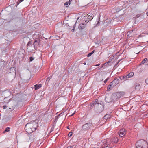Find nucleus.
I'll return each mask as SVG.
<instances>
[{
	"label": "nucleus",
	"mask_w": 148,
	"mask_h": 148,
	"mask_svg": "<svg viewBox=\"0 0 148 148\" xmlns=\"http://www.w3.org/2000/svg\"><path fill=\"white\" fill-rule=\"evenodd\" d=\"M90 106L91 108H92L94 107L95 111L97 113L101 112L103 110L104 108L103 102L99 101L97 99H96L95 101L91 103Z\"/></svg>",
	"instance_id": "nucleus-1"
},
{
	"label": "nucleus",
	"mask_w": 148,
	"mask_h": 148,
	"mask_svg": "<svg viewBox=\"0 0 148 148\" xmlns=\"http://www.w3.org/2000/svg\"><path fill=\"white\" fill-rule=\"evenodd\" d=\"M37 126L36 122L34 121H32L26 124L25 127V129L27 132L30 134L36 130Z\"/></svg>",
	"instance_id": "nucleus-2"
},
{
	"label": "nucleus",
	"mask_w": 148,
	"mask_h": 148,
	"mask_svg": "<svg viewBox=\"0 0 148 148\" xmlns=\"http://www.w3.org/2000/svg\"><path fill=\"white\" fill-rule=\"evenodd\" d=\"M136 148H148V143L147 142L143 139H141L136 143Z\"/></svg>",
	"instance_id": "nucleus-3"
},
{
	"label": "nucleus",
	"mask_w": 148,
	"mask_h": 148,
	"mask_svg": "<svg viewBox=\"0 0 148 148\" xmlns=\"http://www.w3.org/2000/svg\"><path fill=\"white\" fill-rule=\"evenodd\" d=\"M92 126V123L89 122L86 123L83 125L82 127V129L81 130L80 132L84 133L83 132L88 131Z\"/></svg>",
	"instance_id": "nucleus-4"
},
{
	"label": "nucleus",
	"mask_w": 148,
	"mask_h": 148,
	"mask_svg": "<svg viewBox=\"0 0 148 148\" xmlns=\"http://www.w3.org/2000/svg\"><path fill=\"white\" fill-rule=\"evenodd\" d=\"M118 140V138L117 137H114L112 138L111 140H110L108 139L106 141V142L104 143V147L105 146L106 147L108 146L109 145V143L110 142L111 143H116L117 142Z\"/></svg>",
	"instance_id": "nucleus-5"
},
{
	"label": "nucleus",
	"mask_w": 148,
	"mask_h": 148,
	"mask_svg": "<svg viewBox=\"0 0 148 148\" xmlns=\"http://www.w3.org/2000/svg\"><path fill=\"white\" fill-rule=\"evenodd\" d=\"M112 98L111 95L109 94H107L105 97V101L106 102L108 103L113 102V100Z\"/></svg>",
	"instance_id": "nucleus-6"
},
{
	"label": "nucleus",
	"mask_w": 148,
	"mask_h": 148,
	"mask_svg": "<svg viewBox=\"0 0 148 148\" xmlns=\"http://www.w3.org/2000/svg\"><path fill=\"white\" fill-rule=\"evenodd\" d=\"M125 133V130L124 128L120 130L119 132V135L121 137L124 136Z\"/></svg>",
	"instance_id": "nucleus-7"
},
{
	"label": "nucleus",
	"mask_w": 148,
	"mask_h": 148,
	"mask_svg": "<svg viewBox=\"0 0 148 148\" xmlns=\"http://www.w3.org/2000/svg\"><path fill=\"white\" fill-rule=\"evenodd\" d=\"M112 99L113 100V102H114L115 101H116L117 100L119 99V98L118 97V96L117 95L116 93H114L112 95H111Z\"/></svg>",
	"instance_id": "nucleus-8"
},
{
	"label": "nucleus",
	"mask_w": 148,
	"mask_h": 148,
	"mask_svg": "<svg viewBox=\"0 0 148 148\" xmlns=\"http://www.w3.org/2000/svg\"><path fill=\"white\" fill-rule=\"evenodd\" d=\"M40 39H38V40H35V41L33 43V45L34 46V47L35 49L37 48V46L39 45L40 44Z\"/></svg>",
	"instance_id": "nucleus-9"
},
{
	"label": "nucleus",
	"mask_w": 148,
	"mask_h": 148,
	"mask_svg": "<svg viewBox=\"0 0 148 148\" xmlns=\"http://www.w3.org/2000/svg\"><path fill=\"white\" fill-rule=\"evenodd\" d=\"M86 23H84L80 24L78 26L79 29L80 30L84 29L86 27Z\"/></svg>",
	"instance_id": "nucleus-10"
},
{
	"label": "nucleus",
	"mask_w": 148,
	"mask_h": 148,
	"mask_svg": "<svg viewBox=\"0 0 148 148\" xmlns=\"http://www.w3.org/2000/svg\"><path fill=\"white\" fill-rule=\"evenodd\" d=\"M115 86L113 84L112 82L108 86L107 88V90L108 91L110 90H111Z\"/></svg>",
	"instance_id": "nucleus-11"
},
{
	"label": "nucleus",
	"mask_w": 148,
	"mask_h": 148,
	"mask_svg": "<svg viewBox=\"0 0 148 148\" xmlns=\"http://www.w3.org/2000/svg\"><path fill=\"white\" fill-rule=\"evenodd\" d=\"M116 93L117 95L118 96V97L119 99L120 97H123L125 94L124 92H116Z\"/></svg>",
	"instance_id": "nucleus-12"
},
{
	"label": "nucleus",
	"mask_w": 148,
	"mask_h": 148,
	"mask_svg": "<svg viewBox=\"0 0 148 148\" xmlns=\"http://www.w3.org/2000/svg\"><path fill=\"white\" fill-rule=\"evenodd\" d=\"M120 80L117 78H115L112 81V82L115 86H116L119 82Z\"/></svg>",
	"instance_id": "nucleus-13"
},
{
	"label": "nucleus",
	"mask_w": 148,
	"mask_h": 148,
	"mask_svg": "<svg viewBox=\"0 0 148 148\" xmlns=\"http://www.w3.org/2000/svg\"><path fill=\"white\" fill-rule=\"evenodd\" d=\"M141 86L140 84L138 83H136L135 84V88L136 90H139L140 89Z\"/></svg>",
	"instance_id": "nucleus-14"
},
{
	"label": "nucleus",
	"mask_w": 148,
	"mask_h": 148,
	"mask_svg": "<svg viewBox=\"0 0 148 148\" xmlns=\"http://www.w3.org/2000/svg\"><path fill=\"white\" fill-rule=\"evenodd\" d=\"M41 87V84H39L38 85L36 84L34 86L35 90H36L40 88Z\"/></svg>",
	"instance_id": "nucleus-15"
},
{
	"label": "nucleus",
	"mask_w": 148,
	"mask_h": 148,
	"mask_svg": "<svg viewBox=\"0 0 148 148\" xmlns=\"http://www.w3.org/2000/svg\"><path fill=\"white\" fill-rule=\"evenodd\" d=\"M121 77L122 78H121V80H122L123 79H124L125 80H126L127 79L129 78V77H128V76L127 75H125Z\"/></svg>",
	"instance_id": "nucleus-16"
},
{
	"label": "nucleus",
	"mask_w": 148,
	"mask_h": 148,
	"mask_svg": "<svg viewBox=\"0 0 148 148\" xmlns=\"http://www.w3.org/2000/svg\"><path fill=\"white\" fill-rule=\"evenodd\" d=\"M129 78H130L133 76L134 75V73L133 72H131L127 74Z\"/></svg>",
	"instance_id": "nucleus-17"
},
{
	"label": "nucleus",
	"mask_w": 148,
	"mask_h": 148,
	"mask_svg": "<svg viewBox=\"0 0 148 148\" xmlns=\"http://www.w3.org/2000/svg\"><path fill=\"white\" fill-rule=\"evenodd\" d=\"M10 128L9 127H7L5 130L3 132V133H5L6 132H8L10 131Z\"/></svg>",
	"instance_id": "nucleus-18"
},
{
	"label": "nucleus",
	"mask_w": 148,
	"mask_h": 148,
	"mask_svg": "<svg viewBox=\"0 0 148 148\" xmlns=\"http://www.w3.org/2000/svg\"><path fill=\"white\" fill-rule=\"evenodd\" d=\"M110 118V115L109 114H106L104 117V119H107Z\"/></svg>",
	"instance_id": "nucleus-19"
},
{
	"label": "nucleus",
	"mask_w": 148,
	"mask_h": 148,
	"mask_svg": "<svg viewBox=\"0 0 148 148\" xmlns=\"http://www.w3.org/2000/svg\"><path fill=\"white\" fill-rule=\"evenodd\" d=\"M94 50H93L91 52L88 53L87 55V57H89L92 54L94 53Z\"/></svg>",
	"instance_id": "nucleus-20"
},
{
	"label": "nucleus",
	"mask_w": 148,
	"mask_h": 148,
	"mask_svg": "<svg viewBox=\"0 0 148 148\" xmlns=\"http://www.w3.org/2000/svg\"><path fill=\"white\" fill-rule=\"evenodd\" d=\"M147 60V59L146 58H145L141 62V64H143L145 63L146 61Z\"/></svg>",
	"instance_id": "nucleus-21"
},
{
	"label": "nucleus",
	"mask_w": 148,
	"mask_h": 148,
	"mask_svg": "<svg viewBox=\"0 0 148 148\" xmlns=\"http://www.w3.org/2000/svg\"><path fill=\"white\" fill-rule=\"evenodd\" d=\"M142 14H138L136 16V17H135V18H138L139 17L141 16H142Z\"/></svg>",
	"instance_id": "nucleus-22"
},
{
	"label": "nucleus",
	"mask_w": 148,
	"mask_h": 148,
	"mask_svg": "<svg viewBox=\"0 0 148 148\" xmlns=\"http://www.w3.org/2000/svg\"><path fill=\"white\" fill-rule=\"evenodd\" d=\"M32 41H29L28 42L27 44V46H29V45H31L32 44Z\"/></svg>",
	"instance_id": "nucleus-23"
},
{
	"label": "nucleus",
	"mask_w": 148,
	"mask_h": 148,
	"mask_svg": "<svg viewBox=\"0 0 148 148\" xmlns=\"http://www.w3.org/2000/svg\"><path fill=\"white\" fill-rule=\"evenodd\" d=\"M93 18L90 16H89L87 17V19H88L89 21L91 20Z\"/></svg>",
	"instance_id": "nucleus-24"
},
{
	"label": "nucleus",
	"mask_w": 148,
	"mask_h": 148,
	"mask_svg": "<svg viewBox=\"0 0 148 148\" xmlns=\"http://www.w3.org/2000/svg\"><path fill=\"white\" fill-rule=\"evenodd\" d=\"M34 59V58L32 57H30L29 58V61L30 62L32 61Z\"/></svg>",
	"instance_id": "nucleus-25"
},
{
	"label": "nucleus",
	"mask_w": 148,
	"mask_h": 148,
	"mask_svg": "<svg viewBox=\"0 0 148 148\" xmlns=\"http://www.w3.org/2000/svg\"><path fill=\"white\" fill-rule=\"evenodd\" d=\"M52 78V76H50L48 77L47 78L46 81L48 80V81H49V80H50V79H51Z\"/></svg>",
	"instance_id": "nucleus-26"
},
{
	"label": "nucleus",
	"mask_w": 148,
	"mask_h": 148,
	"mask_svg": "<svg viewBox=\"0 0 148 148\" xmlns=\"http://www.w3.org/2000/svg\"><path fill=\"white\" fill-rule=\"evenodd\" d=\"M72 132H69L68 135V136H69V137H71L72 136Z\"/></svg>",
	"instance_id": "nucleus-27"
},
{
	"label": "nucleus",
	"mask_w": 148,
	"mask_h": 148,
	"mask_svg": "<svg viewBox=\"0 0 148 148\" xmlns=\"http://www.w3.org/2000/svg\"><path fill=\"white\" fill-rule=\"evenodd\" d=\"M69 4L68 2H66L64 3V5L67 7L68 5Z\"/></svg>",
	"instance_id": "nucleus-28"
},
{
	"label": "nucleus",
	"mask_w": 148,
	"mask_h": 148,
	"mask_svg": "<svg viewBox=\"0 0 148 148\" xmlns=\"http://www.w3.org/2000/svg\"><path fill=\"white\" fill-rule=\"evenodd\" d=\"M145 82L146 84H148V78L145 80Z\"/></svg>",
	"instance_id": "nucleus-29"
},
{
	"label": "nucleus",
	"mask_w": 148,
	"mask_h": 148,
	"mask_svg": "<svg viewBox=\"0 0 148 148\" xmlns=\"http://www.w3.org/2000/svg\"><path fill=\"white\" fill-rule=\"evenodd\" d=\"M109 79V78H107L104 81L105 83H106L107 81Z\"/></svg>",
	"instance_id": "nucleus-30"
},
{
	"label": "nucleus",
	"mask_w": 148,
	"mask_h": 148,
	"mask_svg": "<svg viewBox=\"0 0 148 148\" xmlns=\"http://www.w3.org/2000/svg\"><path fill=\"white\" fill-rule=\"evenodd\" d=\"M3 109H5L7 108V106L5 105L3 106Z\"/></svg>",
	"instance_id": "nucleus-31"
},
{
	"label": "nucleus",
	"mask_w": 148,
	"mask_h": 148,
	"mask_svg": "<svg viewBox=\"0 0 148 148\" xmlns=\"http://www.w3.org/2000/svg\"><path fill=\"white\" fill-rule=\"evenodd\" d=\"M20 1H18V2L17 3V5H18L19 4V3H20Z\"/></svg>",
	"instance_id": "nucleus-32"
},
{
	"label": "nucleus",
	"mask_w": 148,
	"mask_h": 148,
	"mask_svg": "<svg viewBox=\"0 0 148 148\" xmlns=\"http://www.w3.org/2000/svg\"><path fill=\"white\" fill-rule=\"evenodd\" d=\"M75 27H73V28L71 30V31L73 32L74 31L75 29Z\"/></svg>",
	"instance_id": "nucleus-33"
},
{
	"label": "nucleus",
	"mask_w": 148,
	"mask_h": 148,
	"mask_svg": "<svg viewBox=\"0 0 148 148\" xmlns=\"http://www.w3.org/2000/svg\"><path fill=\"white\" fill-rule=\"evenodd\" d=\"M67 148H73V147H72L71 146H69L67 147Z\"/></svg>",
	"instance_id": "nucleus-34"
},
{
	"label": "nucleus",
	"mask_w": 148,
	"mask_h": 148,
	"mask_svg": "<svg viewBox=\"0 0 148 148\" xmlns=\"http://www.w3.org/2000/svg\"><path fill=\"white\" fill-rule=\"evenodd\" d=\"M13 69H14V67H12L10 68V70H13Z\"/></svg>",
	"instance_id": "nucleus-35"
},
{
	"label": "nucleus",
	"mask_w": 148,
	"mask_h": 148,
	"mask_svg": "<svg viewBox=\"0 0 148 148\" xmlns=\"http://www.w3.org/2000/svg\"><path fill=\"white\" fill-rule=\"evenodd\" d=\"M72 1V0H69V5L70 3V2Z\"/></svg>",
	"instance_id": "nucleus-36"
},
{
	"label": "nucleus",
	"mask_w": 148,
	"mask_h": 148,
	"mask_svg": "<svg viewBox=\"0 0 148 148\" xmlns=\"http://www.w3.org/2000/svg\"><path fill=\"white\" fill-rule=\"evenodd\" d=\"M89 21V20L88 19H87L86 20V22L87 21Z\"/></svg>",
	"instance_id": "nucleus-37"
},
{
	"label": "nucleus",
	"mask_w": 148,
	"mask_h": 148,
	"mask_svg": "<svg viewBox=\"0 0 148 148\" xmlns=\"http://www.w3.org/2000/svg\"><path fill=\"white\" fill-rule=\"evenodd\" d=\"M146 14L147 16H148V12L146 13Z\"/></svg>",
	"instance_id": "nucleus-38"
},
{
	"label": "nucleus",
	"mask_w": 148,
	"mask_h": 148,
	"mask_svg": "<svg viewBox=\"0 0 148 148\" xmlns=\"http://www.w3.org/2000/svg\"><path fill=\"white\" fill-rule=\"evenodd\" d=\"M99 64H97L96 65V66H99Z\"/></svg>",
	"instance_id": "nucleus-39"
},
{
	"label": "nucleus",
	"mask_w": 148,
	"mask_h": 148,
	"mask_svg": "<svg viewBox=\"0 0 148 148\" xmlns=\"http://www.w3.org/2000/svg\"><path fill=\"white\" fill-rule=\"evenodd\" d=\"M75 25H76V24L75 23V24H74V25L73 26V27H75Z\"/></svg>",
	"instance_id": "nucleus-40"
},
{
	"label": "nucleus",
	"mask_w": 148,
	"mask_h": 148,
	"mask_svg": "<svg viewBox=\"0 0 148 148\" xmlns=\"http://www.w3.org/2000/svg\"><path fill=\"white\" fill-rule=\"evenodd\" d=\"M83 64L84 65H86V62H84L83 63Z\"/></svg>",
	"instance_id": "nucleus-41"
},
{
	"label": "nucleus",
	"mask_w": 148,
	"mask_h": 148,
	"mask_svg": "<svg viewBox=\"0 0 148 148\" xmlns=\"http://www.w3.org/2000/svg\"><path fill=\"white\" fill-rule=\"evenodd\" d=\"M24 0H20V2L23 1Z\"/></svg>",
	"instance_id": "nucleus-42"
},
{
	"label": "nucleus",
	"mask_w": 148,
	"mask_h": 148,
	"mask_svg": "<svg viewBox=\"0 0 148 148\" xmlns=\"http://www.w3.org/2000/svg\"><path fill=\"white\" fill-rule=\"evenodd\" d=\"M75 114V113H73V114H72L71 115V116H73V114Z\"/></svg>",
	"instance_id": "nucleus-43"
},
{
	"label": "nucleus",
	"mask_w": 148,
	"mask_h": 148,
	"mask_svg": "<svg viewBox=\"0 0 148 148\" xmlns=\"http://www.w3.org/2000/svg\"><path fill=\"white\" fill-rule=\"evenodd\" d=\"M119 63V62H118L116 64V65H117V64H118Z\"/></svg>",
	"instance_id": "nucleus-44"
},
{
	"label": "nucleus",
	"mask_w": 148,
	"mask_h": 148,
	"mask_svg": "<svg viewBox=\"0 0 148 148\" xmlns=\"http://www.w3.org/2000/svg\"><path fill=\"white\" fill-rule=\"evenodd\" d=\"M109 61L108 62H107V63H109Z\"/></svg>",
	"instance_id": "nucleus-45"
},
{
	"label": "nucleus",
	"mask_w": 148,
	"mask_h": 148,
	"mask_svg": "<svg viewBox=\"0 0 148 148\" xmlns=\"http://www.w3.org/2000/svg\"><path fill=\"white\" fill-rule=\"evenodd\" d=\"M119 61H120V60H119V61H118V62H119Z\"/></svg>",
	"instance_id": "nucleus-46"
},
{
	"label": "nucleus",
	"mask_w": 148,
	"mask_h": 148,
	"mask_svg": "<svg viewBox=\"0 0 148 148\" xmlns=\"http://www.w3.org/2000/svg\"><path fill=\"white\" fill-rule=\"evenodd\" d=\"M115 66H116V65H115Z\"/></svg>",
	"instance_id": "nucleus-47"
},
{
	"label": "nucleus",
	"mask_w": 148,
	"mask_h": 148,
	"mask_svg": "<svg viewBox=\"0 0 148 148\" xmlns=\"http://www.w3.org/2000/svg\"><path fill=\"white\" fill-rule=\"evenodd\" d=\"M115 66H116V65H115Z\"/></svg>",
	"instance_id": "nucleus-48"
},
{
	"label": "nucleus",
	"mask_w": 148,
	"mask_h": 148,
	"mask_svg": "<svg viewBox=\"0 0 148 148\" xmlns=\"http://www.w3.org/2000/svg\"><path fill=\"white\" fill-rule=\"evenodd\" d=\"M115 66H116V65H115Z\"/></svg>",
	"instance_id": "nucleus-49"
},
{
	"label": "nucleus",
	"mask_w": 148,
	"mask_h": 148,
	"mask_svg": "<svg viewBox=\"0 0 148 148\" xmlns=\"http://www.w3.org/2000/svg\"><path fill=\"white\" fill-rule=\"evenodd\" d=\"M6 98V97H5V98H4V99L5 98Z\"/></svg>",
	"instance_id": "nucleus-50"
}]
</instances>
